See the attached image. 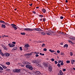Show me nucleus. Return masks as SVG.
I'll return each mask as SVG.
<instances>
[{"instance_id": "obj_4", "label": "nucleus", "mask_w": 75, "mask_h": 75, "mask_svg": "<svg viewBox=\"0 0 75 75\" xmlns=\"http://www.w3.org/2000/svg\"><path fill=\"white\" fill-rule=\"evenodd\" d=\"M22 64H24V65H26V64H28V65H30L31 64L30 63L27 62H23Z\"/></svg>"}, {"instance_id": "obj_42", "label": "nucleus", "mask_w": 75, "mask_h": 75, "mask_svg": "<svg viewBox=\"0 0 75 75\" xmlns=\"http://www.w3.org/2000/svg\"><path fill=\"white\" fill-rule=\"evenodd\" d=\"M61 65H64V63L63 62H61Z\"/></svg>"}, {"instance_id": "obj_24", "label": "nucleus", "mask_w": 75, "mask_h": 75, "mask_svg": "<svg viewBox=\"0 0 75 75\" xmlns=\"http://www.w3.org/2000/svg\"><path fill=\"white\" fill-rule=\"evenodd\" d=\"M68 45L67 44H66L64 46V48H65V47H66V48H68Z\"/></svg>"}, {"instance_id": "obj_16", "label": "nucleus", "mask_w": 75, "mask_h": 75, "mask_svg": "<svg viewBox=\"0 0 75 75\" xmlns=\"http://www.w3.org/2000/svg\"><path fill=\"white\" fill-rule=\"evenodd\" d=\"M33 53H34V54H40V52H33Z\"/></svg>"}, {"instance_id": "obj_55", "label": "nucleus", "mask_w": 75, "mask_h": 75, "mask_svg": "<svg viewBox=\"0 0 75 75\" xmlns=\"http://www.w3.org/2000/svg\"><path fill=\"white\" fill-rule=\"evenodd\" d=\"M35 57H39V55H38V54H36L35 55Z\"/></svg>"}, {"instance_id": "obj_48", "label": "nucleus", "mask_w": 75, "mask_h": 75, "mask_svg": "<svg viewBox=\"0 0 75 75\" xmlns=\"http://www.w3.org/2000/svg\"><path fill=\"white\" fill-rule=\"evenodd\" d=\"M60 18L61 19H63L64 18V17L62 16L60 17Z\"/></svg>"}, {"instance_id": "obj_38", "label": "nucleus", "mask_w": 75, "mask_h": 75, "mask_svg": "<svg viewBox=\"0 0 75 75\" xmlns=\"http://www.w3.org/2000/svg\"><path fill=\"white\" fill-rule=\"evenodd\" d=\"M0 70H3V68L1 66H0Z\"/></svg>"}, {"instance_id": "obj_58", "label": "nucleus", "mask_w": 75, "mask_h": 75, "mask_svg": "<svg viewBox=\"0 0 75 75\" xmlns=\"http://www.w3.org/2000/svg\"><path fill=\"white\" fill-rule=\"evenodd\" d=\"M16 42H12V44H16Z\"/></svg>"}, {"instance_id": "obj_32", "label": "nucleus", "mask_w": 75, "mask_h": 75, "mask_svg": "<svg viewBox=\"0 0 75 75\" xmlns=\"http://www.w3.org/2000/svg\"><path fill=\"white\" fill-rule=\"evenodd\" d=\"M68 41V42H70V43H71V44H73L74 43H73V42H72V41L70 40H69Z\"/></svg>"}, {"instance_id": "obj_36", "label": "nucleus", "mask_w": 75, "mask_h": 75, "mask_svg": "<svg viewBox=\"0 0 75 75\" xmlns=\"http://www.w3.org/2000/svg\"><path fill=\"white\" fill-rule=\"evenodd\" d=\"M66 62L67 63V64H69V63H70V61H69V60H67L66 61Z\"/></svg>"}, {"instance_id": "obj_31", "label": "nucleus", "mask_w": 75, "mask_h": 75, "mask_svg": "<svg viewBox=\"0 0 75 75\" xmlns=\"http://www.w3.org/2000/svg\"><path fill=\"white\" fill-rule=\"evenodd\" d=\"M3 48L4 50H7V48H6V47L5 46H4V47Z\"/></svg>"}, {"instance_id": "obj_11", "label": "nucleus", "mask_w": 75, "mask_h": 75, "mask_svg": "<svg viewBox=\"0 0 75 75\" xmlns=\"http://www.w3.org/2000/svg\"><path fill=\"white\" fill-rule=\"evenodd\" d=\"M21 72V69H16V72H17V73H20Z\"/></svg>"}, {"instance_id": "obj_47", "label": "nucleus", "mask_w": 75, "mask_h": 75, "mask_svg": "<svg viewBox=\"0 0 75 75\" xmlns=\"http://www.w3.org/2000/svg\"><path fill=\"white\" fill-rule=\"evenodd\" d=\"M39 16H40V17H41V18L43 17V15H39Z\"/></svg>"}, {"instance_id": "obj_20", "label": "nucleus", "mask_w": 75, "mask_h": 75, "mask_svg": "<svg viewBox=\"0 0 75 75\" xmlns=\"http://www.w3.org/2000/svg\"><path fill=\"white\" fill-rule=\"evenodd\" d=\"M17 47H13L12 50H14L15 51H16V50H17Z\"/></svg>"}, {"instance_id": "obj_33", "label": "nucleus", "mask_w": 75, "mask_h": 75, "mask_svg": "<svg viewBox=\"0 0 75 75\" xmlns=\"http://www.w3.org/2000/svg\"><path fill=\"white\" fill-rule=\"evenodd\" d=\"M57 65L58 67H61V64H58Z\"/></svg>"}, {"instance_id": "obj_15", "label": "nucleus", "mask_w": 75, "mask_h": 75, "mask_svg": "<svg viewBox=\"0 0 75 75\" xmlns=\"http://www.w3.org/2000/svg\"><path fill=\"white\" fill-rule=\"evenodd\" d=\"M38 61L37 60H34L33 61V62L34 64H36L37 63H38Z\"/></svg>"}, {"instance_id": "obj_23", "label": "nucleus", "mask_w": 75, "mask_h": 75, "mask_svg": "<svg viewBox=\"0 0 75 75\" xmlns=\"http://www.w3.org/2000/svg\"><path fill=\"white\" fill-rule=\"evenodd\" d=\"M74 62H75V60H72L71 61L72 64H74Z\"/></svg>"}, {"instance_id": "obj_19", "label": "nucleus", "mask_w": 75, "mask_h": 75, "mask_svg": "<svg viewBox=\"0 0 75 75\" xmlns=\"http://www.w3.org/2000/svg\"><path fill=\"white\" fill-rule=\"evenodd\" d=\"M24 47H25V48H28V47H29L30 46L28 45L27 44L26 45H25Z\"/></svg>"}, {"instance_id": "obj_9", "label": "nucleus", "mask_w": 75, "mask_h": 75, "mask_svg": "<svg viewBox=\"0 0 75 75\" xmlns=\"http://www.w3.org/2000/svg\"><path fill=\"white\" fill-rule=\"evenodd\" d=\"M8 46L10 47H14L15 46V45L13 44H9Z\"/></svg>"}, {"instance_id": "obj_3", "label": "nucleus", "mask_w": 75, "mask_h": 75, "mask_svg": "<svg viewBox=\"0 0 75 75\" xmlns=\"http://www.w3.org/2000/svg\"><path fill=\"white\" fill-rule=\"evenodd\" d=\"M11 25L12 27L14 28L15 30H16L17 29V27H16L17 26L16 25L13 24H11Z\"/></svg>"}, {"instance_id": "obj_37", "label": "nucleus", "mask_w": 75, "mask_h": 75, "mask_svg": "<svg viewBox=\"0 0 75 75\" xmlns=\"http://www.w3.org/2000/svg\"><path fill=\"white\" fill-rule=\"evenodd\" d=\"M40 55H42V56H44V54H42V53H40Z\"/></svg>"}, {"instance_id": "obj_22", "label": "nucleus", "mask_w": 75, "mask_h": 75, "mask_svg": "<svg viewBox=\"0 0 75 75\" xmlns=\"http://www.w3.org/2000/svg\"><path fill=\"white\" fill-rule=\"evenodd\" d=\"M42 12H43V13H45V12H46V10H45V9H42Z\"/></svg>"}, {"instance_id": "obj_17", "label": "nucleus", "mask_w": 75, "mask_h": 75, "mask_svg": "<svg viewBox=\"0 0 75 75\" xmlns=\"http://www.w3.org/2000/svg\"><path fill=\"white\" fill-rule=\"evenodd\" d=\"M39 34H41L42 35H45V33L44 32H40Z\"/></svg>"}, {"instance_id": "obj_39", "label": "nucleus", "mask_w": 75, "mask_h": 75, "mask_svg": "<svg viewBox=\"0 0 75 75\" xmlns=\"http://www.w3.org/2000/svg\"><path fill=\"white\" fill-rule=\"evenodd\" d=\"M61 34H62V35H65V34H66L65 33H64L62 32Z\"/></svg>"}, {"instance_id": "obj_35", "label": "nucleus", "mask_w": 75, "mask_h": 75, "mask_svg": "<svg viewBox=\"0 0 75 75\" xmlns=\"http://www.w3.org/2000/svg\"><path fill=\"white\" fill-rule=\"evenodd\" d=\"M45 45L44 43H43L42 45V47H44V46Z\"/></svg>"}, {"instance_id": "obj_50", "label": "nucleus", "mask_w": 75, "mask_h": 75, "mask_svg": "<svg viewBox=\"0 0 75 75\" xmlns=\"http://www.w3.org/2000/svg\"><path fill=\"white\" fill-rule=\"evenodd\" d=\"M63 71L64 72V71H66V69H63Z\"/></svg>"}, {"instance_id": "obj_40", "label": "nucleus", "mask_w": 75, "mask_h": 75, "mask_svg": "<svg viewBox=\"0 0 75 75\" xmlns=\"http://www.w3.org/2000/svg\"><path fill=\"white\" fill-rule=\"evenodd\" d=\"M70 39H71V40H73L74 39V37H71L70 38Z\"/></svg>"}, {"instance_id": "obj_18", "label": "nucleus", "mask_w": 75, "mask_h": 75, "mask_svg": "<svg viewBox=\"0 0 75 75\" xmlns=\"http://www.w3.org/2000/svg\"><path fill=\"white\" fill-rule=\"evenodd\" d=\"M1 27L2 28H6V25L2 24Z\"/></svg>"}, {"instance_id": "obj_46", "label": "nucleus", "mask_w": 75, "mask_h": 75, "mask_svg": "<svg viewBox=\"0 0 75 75\" xmlns=\"http://www.w3.org/2000/svg\"><path fill=\"white\" fill-rule=\"evenodd\" d=\"M43 22H45V21H46V19L45 18H43Z\"/></svg>"}, {"instance_id": "obj_43", "label": "nucleus", "mask_w": 75, "mask_h": 75, "mask_svg": "<svg viewBox=\"0 0 75 75\" xmlns=\"http://www.w3.org/2000/svg\"><path fill=\"white\" fill-rule=\"evenodd\" d=\"M58 33H59V34H61L62 33V32H61V31H58Z\"/></svg>"}, {"instance_id": "obj_45", "label": "nucleus", "mask_w": 75, "mask_h": 75, "mask_svg": "<svg viewBox=\"0 0 75 75\" xmlns=\"http://www.w3.org/2000/svg\"><path fill=\"white\" fill-rule=\"evenodd\" d=\"M20 50H21V51H22L23 50V49H22V47H20Z\"/></svg>"}, {"instance_id": "obj_62", "label": "nucleus", "mask_w": 75, "mask_h": 75, "mask_svg": "<svg viewBox=\"0 0 75 75\" xmlns=\"http://www.w3.org/2000/svg\"><path fill=\"white\" fill-rule=\"evenodd\" d=\"M1 46L2 47H3V48L4 46H5L4 45H1Z\"/></svg>"}, {"instance_id": "obj_34", "label": "nucleus", "mask_w": 75, "mask_h": 75, "mask_svg": "<svg viewBox=\"0 0 75 75\" xmlns=\"http://www.w3.org/2000/svg\"><path fill=\"white\" fill-rule=\"evenodd\" d=\"M44 51H47V50L46 48H44L43 49Z\"/></svg>"}, {"instance_id": "obj_44", "label": "nucleus", "mask_w": 75, "mask_h": 75, "mask_svg": "<svg viewBox=\"0 0 75 75\" xmlns=\"http://www.w3.org/2000/svg\"><path fill=\"white\" fill-rule=\"evenodd\" d=\"M51 60L52 61H55V59L53 58L51 59Z\"/></svg>"}, {"instance_id": "obj_59", "label": "nucleus", "mask_w": 75, "mask_h": 75, "mask_svg": "<svg viewBox=\"0 0 75 75\" xmlns=\"http://www.w3.org/2000/svg\"><path fill=\"white\" fill-rule=\"evenodd\" d=\"M5 25H8V24L7 23H5Z\"/></svg>"}, {"instance_id": "obj_53", "label": "nucleus", "mask_w": 75, "mask_h": 75, "mask_svg": "<svg viewBox=\"0 0 75 75\" xmlns=\"http://www.w3.org/2000/svg\"><path fill=\"white\" fill-rule=\"evenodd\" d=\"M25 65H24L22 64V65H21V67H25Z\"/></svg>"}, {"instance_id": "obj_21", "label": "nucleus", "mask_w": 75, "mask_h": 75, "mask_svg": "<svg viewBox=\"0 0 75 75\" xmlns=\"http://www.w3.org/2000/svg\"><path fill=\"white\" fill-rule=\"evenodd\" d=\"M40 71H36V74H37V75H40Z\"/></svg>"}, {"instance_id": "obj_7", "label": "nucleus", "mask_w": 75, "mask_h": 75, "mask_svg": "<svg viewBox=\"0 0 75 75\" xmlns=\"http://www.w3.org/2000/svg\"><path fill=\"white\" fill-rule=\"evenodd\" d=\"M24 30L25 31H33V29L29 28H25L24 29Z\"/></svg>"}, {"instance_id": "obj_14", "label": "nucleus", "mask_w": 75, "mask_h": 75, "mask_svg": "<svg viewBox=\"0 0 75 75\" xmlns=\"http://www.w3.org/2000/svg\"><path fill=\"white\" fill-rule=\"evenodd\" d=\"M0 54L1 55H2V56H4L5 55L1 51V50H0Z\"/></svg>"}, {"instance_id": "obj_52", "label": "nucleus", "mask_w": 75, "mask_h": 75, "mask_svg": "<svg viewBox=\"0 0 75 75\" xmlns=\"http://www.w3.org/2000/svg\"><path fill=\"white\" fill-rule=\"evenodd\" d=\"M60 45H63V43H60Z\"/></svg>"}, {"instance_id": "obj_61", "label": "nucleus", "mask_w": 75, "mask_h": 75, "mask_svg": "<svg viewBox=\"0 0 75 75\" xmlns=\"http://www.w3.org/2000/svg\"><path fill=\"white\" fill-rule=\"evenodd\" d=\"M3 71L2 70H0V73H3Z\"/></svg>"}, {"instance_id": "obj_41", "label": "nucleus", "mask_w": 75, "mask_h": 75, "mask_svg": "<svg viewBox=\"0 0 75 75\" xmlns=\"http://www.w3.org/2000/svg\"><path fill=\"white\" fill-rule=\"evenodd\" d=\"M70 55L71 56H72V55H73L72 52H70Z\"/></svg>"}, {"instance_id": "obj_27", "label": "nucleus", "mask_w": 75, "mask_h": 75, "mask_svg": "<svg viewBox=\"0 0 75 75\" xmlns=\"http://www.w3.org/2000/svg\"><path fill=\"white\" fill-rule=\"evenodd\" d=\"M21 35H25V33H21Z\"/></svg>"}, {"instance_id": "obj_56", "label": "nucleus", "mask_w": 75, "mask_h": 75, "mask_svg": "<svg viewBox=\"0 0 75 75\" xmlns=\"http://www.w3.org/2000/svg\"><path fill=\"white\" fill-rule=\"evenodd\" d=\"M58 63H61V60H59L58 62Z\"/></svg>"}, {"instance_id": "obj_51", "label": "nucleus", "mask_w": 75, "mask_h": 75, "mask_svg": "<svg viewBox=\"0 0 75 75\" xmlns=\"http://www.w3.org/2000/svg\"><path fill=\"white\" fill-rule=\"evenodd\" d=\"M57 53H60V51L59 50H57Z\"/></svg>"}, {"instance_id": "obj_26", "label": "nucleus", "mask_w": 75, "mask_h": 75, "mask_svg": "<svg viewBox=\"0 0 75 75\" xmlns=\"http://www.w3.org/2000/svg\"><path fill=\"white\" fill-rule=\"evenodd\" d=\"M59 73L60 75H62L63 74V73H62V71L61 70L60 71Z\"/></svg>"}, {"instance_id": "obj_54", "label": "nucleus", "mask_w": 75, "mask_h": 75, "mask_svg": "<svg viewBox=\"0 0 75 75\" xmlns=\"http://www.w3.org/2000/svg\"><path fill=\"white\" fill-rule=\"evenodd\" d=\"M16 69L15 70L14 69L13 70V72H16Z\"/></svg>"}, {"instance_id": "obj_57", "label": "nucleus", "mask_w": 75, "mask_h": 75, "mask_svg": "<svg viewBox=\"0 0 75 75\" xmlns=\"http://www.w3.org/2000/svg\"><path fill=\"white\" fill-rule=\"evenodd\" d=\"M33 13L34 14H36V12H35V11H33Z\"/></svg>"}, {"instance_id": "obj_5", "label": "nucleus", "mask_w": 75, "mask_h": 75, "mask_svg": "<svg viewBox=\"0 0 75 75\" xmlns=\"http://www.w3.org/2000/svg\"><path fill=\"white\" fill-rule=\"evenodd\" d=\"M33 52H31L30 53H27L25 54V56H31V55H33Z\"/></svg>"}, {"instance_id": "obj_6", "label": "nucleus", "mask_w": 75, "mask_h": 75, "mask_svg": "<svg viewBox=\"0 0 75 75\" xmlns=\"http://www.w3.org/2000/svg\"><path fill=\"white\" fill-rule=\"evenodd\" d=\"M35 31H41V29L40 28H35L33 29Z\"/></svg>"}, {"instance_id": "obj_28", "label": "nucleus", "mask_w": 75, "mask_h": 75, "mask_svg": "<svg viewBox=\"0 0 75 75\" xmlns=\"http://www.w3.org/2000/svg\"><path fill=\"white\" fill-rule=\"evenodd\" d=\"M6 65H8L10 64V63L9 62H6Z\"/></svg>"}, {"instance_id": "obj_10", "label": "nucleus", "mask_w": 75, "mask_h": 75, "mask_svg": "<svg viewBox=\"0 0 75 75\" xmlns=\"http://www.w3.org/2000/svg\"><path fill=\"white\" fill-rule=\"evenodd\" d=\"M49 70L50 72H52V67L51 66L49 67Z\"/></svg>"}, {"instance_id": "obj_25", "label": "nucleus", "mask_w": 75, "mask_h": 75, "mask_svg": "<svg viewBox=\"0 0 75 75\" xmlns=\"http://www.w3.org/2000/svg\"><path fill=\"white\" fill-rule=\"evenodd\" d=\"M49 51L50 52H55V51H54V50H52L51 49L49 50Z\"/></svg>"}, {"instance_id": "obj_30", "label": "nucleus", "mask_w": 75, "mask_h": 75, "mask_svg": "<svg viewBox=\"0 0 75 75\" xmlns=\"http://www.w3.org/2000/svg\"><path fill=\"white\" fill-rule=\"evenodd\" d=\"M3 68H4V69H6L7 67H6L4 65L3 67H2Z\"/></svg>"}, {"instance_id": "obj_63", "label": "nucleus", "mask_w": 75, "mask_h": 75, "mask_svg": "<svg viewBox=\"0 0 75 75\" xmlns=\"http://www.w3.org/2000/svg\"><path fill=\"white\" fill-rule=\"evenodd\" d=\"M4 37H8V36L7 35L6 36V35H4Z\"/></svg>"}, {"instance_id": "obj_1", "label": "nucleus", "mask_w": 75, "mask_h": 75, "mask_svg": "<svg viewBox=\"0 0 75 75\" xmlns=\"http://www.w3.org/2000/svg\"><path fill=\"white\" fill-rule=\"evenodd\" d=\"M46 33L48 35H52V36H54V35H56L55 33H53L52 31L51 32L50 30H48V31H46Z\"/></svg>"}, {"instance_id": "obj_60", "label": "nucleus", "mask_w": 75, "mask_h": 75, "mask_svg": "<svg viewBox=\"0 0 75 75\" xmlns=\"http://www.w3.org/2000/svg\"><path fill=\"white\" fill-rule=\"evenodd\" d=\"M10 69H6V71H10Z\"/></svg>"}, {"instance_id": "obj_13", "label": "nucleus", "mask_w": 75, "mask_h": 75, "mask_svg": "<svg viewBox=\"0 0 75 75\" xmlns=\"http://www.w3.org/2000/svg\"><path fill=\"white\" fill-rule=\"evenodd\" d=\"M4 55L6 56V57H9L10 56V54L7 53H5Z\"/></svg>"}, {"instance_id": "obj_29", "label": "nucleus", "mask_w": 75, "mask_h": 75, "mask_svg": "<svg viewBox=\"0 0 75 75\" xmlns=\"http://www.w3.org/2000/svg\"><path fill=\"white\" fill-rule=\"evenodd\" d=\"M0 22L1 23H3V24L5 23V22H4L3 21H0Z\"/></svg>"}, {"instance_id": "obj_12", "label": "nucleus", "mask_w": 75, "mask_h": 75, "mask_svg": "<svg viewBox=\"0 0 75 75\" xmlns=\"http://www.w3.org/2000/svg\"><path fill=\"white\" fill-rule=\"evenodd\" d=\"M36 65L38 67H40V63H39V62L38 61V63H36Z\"/></svg>"}, {"instance_id": "obj_8", "label": "nucleus", "mask_w": 75, "mask_h": 75, "mask_svg": "<svg viewBox=\"0 0 75 75\" xmlns=\"http://www.w3.org/2000/svg\"><path fill=\"white\" fill-rule=\"evenodd\" d=\"M43 64L45 67H48V63H44Z\"/></svg>"}, {"instance_id": "obj_2", "label": "nucleus", "mask_w": 75, "mask_h": 75, "mask_svg": "<svg viewBox=\"0 0 75 75\" xmlns=\"http://www.w3.org/2000/svg\"><path fill=\"white\" fill-rule=\"evenodd\" d=\"M25 67L26 68H28L29 69H30V70H31V71H32V70H33V66L30 65H26Z\"/></svg>"}, {"instance_id": "obj_49", "label": "nucleus", "mask_w": 75, "mask_h": 75, "mask_svg": "<svg viewBox=\"0 0 75 75\" xmlns=\"http://www.w3.org/2000/svg\"><path fill=\"white\" fill-rule=\"evenodd\" d=\"M54 62L56 64H57V61H55Z\"/></svg>"}, {"instance_id": "obj_64", "label": "nucleus", "mask_w": 75, "mask_h": 75, "mask_svg": "<svg viewBox=\"0 0 75 75\" xmlns=\"http://www.w3.org/2000/svg\"><path fill=\"white\" fill-rule=\"evenodd\" d=\"M65 2H66V3H68V0H66L65 1Z\"/></svg>"}]
</instances>
